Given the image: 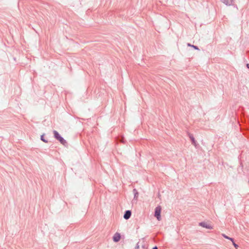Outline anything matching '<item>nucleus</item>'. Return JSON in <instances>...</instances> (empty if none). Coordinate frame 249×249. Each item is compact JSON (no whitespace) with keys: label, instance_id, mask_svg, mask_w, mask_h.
Instances as JSON below:
<instances>
[{"label":"nucleus","instance_id":"obj_6","mask_svg":"<svg viewBox=\"0 0 249 249\" xmlns=\"http://www.w3.org/2000/svg\"><path fill=\"white\" fill-rule=\"evenodd\" d=\"M223 2L226 5H231L232 3V0H223Z\"/></svg>","mask_w":249,"mask_h":249},{"label":"nucleus","instance_id":"obj_3","mask_svg":"<svg viewBox=\"0 0 249 249\" xmlns=\"http://www.w3.org/2000/svg\"><path fill=\"white\" fill-rule=\"evenodd\" d=\"M199 225L200 226L204 227V228H206L208 229H213V226H212V225L211 224L209 223V222H200L199 223Z\"/></svg>","mask_w":249,"mask_h":249},{"label":"nucleus","instance_id":"obj_10","mask_svg":"<svg viewBox=\"0 0 249 249\" xmlns=\"http://www.w3.org/2000/svg\"><path fill=\"white\" fill-rule=\"evenodd\" d=\"M188 46H191L190 44H188ZM191 46L192 47L194 48L195 49H198L197 47H196V46L191 45Z\"/></svg>","mask_w":249,"mask_h":249},{"label":"nucleus","instance_id":"obj_11","mask_svg":"<svg viewBox=\"0 0 249 249\" xmlns=\"http://www.w3.org/2000/svg\"><path fill=\"white\" fill-rule=\"evenodd\" d=\"M153 249H158V247H154V248H153Z\"/></svg>","mask_w":249,"mask_h":249},{"label":"nucleus","instance_id":"obj_9","mask_svg":"<svg viewBox=\"0 0 249 249\" xmlns=\"http://www.w3.org/2000/svg\"><path fill=\"white\" fill-rule=\"evenodd\" d=\"M232 244L234 246V247L236 248V249H237L238 247V245L235 244L234 242V240H233V242H232Z\"/></svg>","mask_w":249,"mask_h":249},{"label":"nucleus","instance_id":"obj_8","mask_svg":"<svg viewBox=\"0 0 249 249\" xmlns=\"http://www.w3.org/2000/svg\"><path fill=\"white\" fill-rule=\"evenodd\" d=\"M44 134H42V135L41 136V139L42 141H43L44 142H48V141L45 140L44 138Z\"/></svg>","mask_w":249,"mask_h":249},{"label":"nucleus","instance_id":"obj_4","mask_svg":"<svg viewBox=\"0 0 249 249\" xmlns=\"http://www.w3.org/2000/svg\"><path fill=\"white\" fill-rule=\"evenodd\" d=\"M121 236L119 233H115L113 236L114 242H117L120 240Z\"/></svg>","mask_w":249,"mask_h":249},{"label":"nucleus","instance_id":"obj_5","mask_svg":"<svg viewBox=\"0 0 249 249\" xmlns=\"http://www.w3.org/2000/svg\"><path fill=\"white\" fill-rule=\"evenodd\" d=\"M131 215V212L130 211H126L124 215V218L125 219H128Z\"/></svg>","mask_w":249,"mask_h":249},{"label":"nucleus","instance_id":"obj_7","mask_svg":"<svg viewBox=\"0 0 249 249\" xmlns=\"http://www.w3.org/2000/svg\"><path fill=\"white\" fill-rule=\"evenodd\" d=\"M222 235H223V236L224 238L228 239L229 240H230L231 242H233V238H231V237H228L227 235H225V234H223Z\"/></svg>","mask_w":249,"mask_h":249},{"label":"nucleus","instance_id":"obj_1","mask_svg":"<svg viewBox=\"0 0 249 249\" xmlns=\"http://www.w3.org/2000/svg\"><path fill=\"white\" fill-rule=\"evenodd\" d=\"M53 134L54 135V138H55L57 140L60 141V142L62 143V144H65V143H66L64 139H63L62 137H61V136H60V134H58V132H57L56 131H54Z\"/></svg>","mask_w":249,"mask_h":249},{"label":"nucleus","instance_id":"obj_2","mask_svg":"<svg viewBox=\"0 0 249 249\" xmlns=\"http://www.w3.org/2000/svg\"><path fill=\"white\" fill-rule=\"evenodd\" d=\"M161 211V208L160 206H158L155 208V216L156 217L158 220H161L160 213Z\"/></svg>","mask_w":249,"mask_h":249},{"label":"nucleus","instance_id":"obj_12","mask_svg":"<svg viewBox=\"0 0 249 249\" xmlns=\"http://www.w3.org/2000/svg\"><path fill=\"white\" fill-rule=\"evenodd\" d=\"M247 66L248 68H249V64H247Z\"/></svg>","mask_w":249,"mask_h":249}]
</instances>
